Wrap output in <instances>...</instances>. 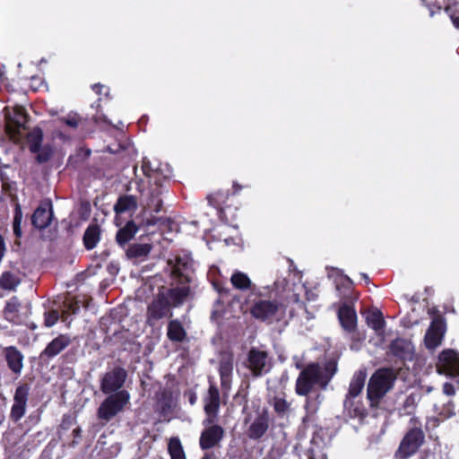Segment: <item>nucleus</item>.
<instances>
[{
  "label": "nucleus",
  "mask_w": 459,
  "mask_h": 459,
  "mask_svg": "<svg viewBox=\"0 0 459 459\" xmlns=\"http://www.w3.org/2000/svg\"><path fill=\"white\" fill-rule=\"evenodd\" d=\"M137 208V202L134 195H126L120 196L114 205L116 214H120L129 211H134Z\"/></svg>",
  "instance_id": "nucleus-32"
},
{
  "label": "nucleus",
  "mask_w": 459,
  "mask_h": 459,
  "mask_svg": "<svg viewBox=\"0 0 459 459\" xmlns=\"http://www.w3.org/2000/svg\"><path fill=\"white\" fill-rule=\"evenodd\" d=\"M22 211L20 206V204H16L14 208V214H13V234L17 238H21L22 235Z\"/></svg>",
  "instance_id": "nucleus-39"
},
{
  "label": "nucleus",
  "mask_w": 459,
  "mask_h": 459,
  "mask_svg": "<svg viewBox=\"0 0 459 459\" xmlns=\"http://www.w3.org/2000/svg\"><path fill=\"white\" fill-rule=\"evenodd\" d=\"M298 438L299 441L294 446L297 451L304 453L308 459H327L325 450L332 442V436L327 429H316L308 444L301 439L299 434Z\"/></svg>",
  "instance_id": "nucleus-4"
},
{
  "label": "nucleus",
  "mask_w": 459,
  "mask_h": 459,
  "mask_svg": "<svg viewBox=\"0 0 459 459\" xmlns=\"http://www.w3.org/2000/svg\"><path fill=\"white\" fill-rule=\"evenodd\" d=\"M233 368V354L228 351L221 353L219 373L221 378V386L224 394H228L231 388Z\"/></svg>",
  "instance_id": "nucleus-15"
},
{
  "label": "nucleus",
  "mask_w": 459,
  "mask_h": 459,
  "mask_svg": "<svg viewBox=\"0 0 459 459\" xmlns=\"http://www.w3.org/2000/svg\"><path fill=\"white\" fill-rule=\"evenodd\" d=\"M456 388L454 382H446L443 385V394L447 396H453L455 394Z\"/></svg>",
  "instance_id": "nucleus-47"
},
{
  "label": "nucleus",
  "mask_w": 459,
  "mask_h": 459,
  "mask_svg": "<svg viewBox=\"0 0 459 459\" xmlns=\"http://www.w3.org/2000/svg\"><path fill=\"white\" fill-rule=\"evenodd\" d=\"M5 359L11 371L20 375L23 368V355L14 346H9L4 350Z\"/></svg>",
  "instance_id": "nucleus-23"
},
{
  "label": "nucleus",
  "mask_w": 459,
  "mask_h": 459,
  "mask_svg": "<svg viewBox=\"0 0 459 459\" xmlns=\"http://www.w3.org/2000/svg\"><path fill=\"white\" fill-rule=\"evenodd\" d=\"M148 206L153 212H160L162 207V200L159 198L158 195H154L152 192L148 203Z\"/></svg>",
  "instance_id": "nucleus-42"
},
{
  "label": "nucleus",
  "mask_w": 459,
  "mask_h": 459,
  "mask_svg": "<svg viewBox=\"0 0 459 459\" xmlns=\"http://www.w3.org/2000/svg\"><path fill=\"white\" fill-rule=\"evenodd\" d=\"M360 275L366 281H369L368 276L366 273H361Z\"/></svg>",
  "instance_id": "nucleus-62"
},
{
  "label": "nucleus",
  "mask_w": 459,
  "mask_h": 459,
  "mask_svg": "<svg viewBox=\"0 0 459 459\" xmlns=\"http://www.w3.org/2000/svg\"><path fill=\"white\" fill-rule=\"evenodd\" d=\"M7 408V401L4 396H0V426L5 420V412Z\"/></svg>",
  "instance_id": "nucleus-48"
},
{
  "label": "nucleus",
  "mask_w": 459,
  "mask_h": 459,
  "mask_svg": "<svg viewBox=\"0 0 459 459\" xmlns=\"http://www.w3.org/2000/svg\"><path fill=\"white\" fill-rule=\"evenodd\" d=\"M225 431L220 425L206 427L200 435L199 445L202 450H208L220 444L224 437Z\"/></svg>",
  "instance_id": "nucleus-17"
},
{
  "label": "nucleus",
  "mask_w": 459,
  "mask_h": 459,
  "mask_svg": "<svg viewBox=\"0 0 459 459\" xmlns=\"http://www.w3.org/2000/svg\"><path fill=\"white\" fill-rule=\"evenodd\" d=\"M366 377L367 374L365 371L359 370L356 372L351 380L349 391L346 395L358 397L364 388Z\"/></svg>",
  "instance_id": "nucleus-30"
},
{
  "label": "nucleus",
  "mask_w": 459,
  "mask_h": 459,
  "mask_svg": "<svg viewBox=\"0 0 459 459\" xmlns=\"http://www.w3.org/2000/svg\"><path fill=\"white\" fill-rule=\"evenodd\" d=\"M92 90L99 95L102 94V90H106V92H105V95H108V88H107L106 86L100 84V83H96L94 85L91 86Z\"/></svg>",
  "instance_id": "nucleus-50"
},
{
  "label": "nucleus",
  "mask_w": 459,
  "mask_h": 459,
  "mask_svg": "<svg viewBox=\"0 0 459 459\" xmlns=\"http://www.w3.org/2000/svg\"><path fill=\"white\" fill-rule=\"evenodd\" d=\"M160 220V218H152V219H149L146 221V224L148 226H153L155 225Z\"/></svg>",
  "instance_id": "nucleus-60"
},
{
  "label": "nucleus",
  "mask_w": 459,
  "mask_h": 459,
  "mask_svg": "<svg viewBox=\"0 0 459 459\" xmlns=\"http://www.w3.org/2000/svg\"><path fill=\"white\" fill-rule=\"evenodd\" d=\"M273 407L278 413H284L289 408V403L282 398H275Z\"/></svg>",
  "instance_id": "nucleus-44"
},
{
  "label": "nucleus",
  "mask_w": 459,
  "mask_h": 459,
  "mask_svg": "<svg viewBox=\"0 0 459 459\" xmlns=\"http://www.w3.org/2000/svg\"><path fill=\"white\" fill-rule=\"evenodd\" d=\"M230 282L232 286L238 290H255V288L252 287L253 284L251 279L243 272L235 271L230 277Z\"/></svg>",
  "instance_id": "nucleus-31"
},
{
  "label": "nucleus",
  "mask_w": 459,
  "mask_h": 459,
  "mask_svg": "<svg viewBox=\"0 0 459 459\" xmlns=\"http://www.w3.org/2000/svg\"><path fill=\"white\" fill-rule=\"evenodd\" d=\"M127 372L121 367H115L113 369L106 372L100 379V390L105 394H113L123 387Z\"/></svg>",
  "instance_id": "nucleus-12"
},
{
  "label": "nucleus",
  "mask_w": 459,
  "mask_h": 459,
  "mask_svg": "<svg viewBox=\"0 0 459 459\" xmlns=\"http://www.w3.org/2000/svg\"><path fill=\"white\" fill-rule=\"evenodd\" d=\"M204 403L205 413L218 415L220 408V392L215 385H210L207 394L204 398Z\"/></svg>",
  "instance_id": "nucleus-24"
},
{
  "label": "nucleus",
  "mask_w": 459,
  "mask_h": 459,
  "mask_svg": "<svg viewBox=\"0 0 459 459\" xmlns=\"http://www.w3.org/2000/svg\"><path fill=\"white\" fill-rule=\"evenodd\" d=\"M54 218L51 202L40 204L31 215V224L38 230H45L50 226Z\"/></svg>",
  "instance_id": "nucleus-18"
},
{
  "label": "nucleus",
  "mask_w": 459,
  "mask_h": 459,
  "mask_svg": "<svg viewBox=\"0 0 459 459\" xmlns=\"http://www.w3.org/2000/svg\"><path fill=\"white\" fill-rule=\"evenodd\" d=\"M197 401V396L195 393H192L190 395H189V403L191 405H194L195 404Z\"/></svg>",
  "instance_id": "nucleus-61"
},
{
  "label": "nucleus",
  "mask_w": 459,
  "mask_h": 459,
  "mask_svg": "<svg viewBox=\"0 0 459 459\" xmlns=\"http://www.w3.org/2000/svg\"><path fill=\"white\" fill-rule=\"evenodd\" d=\"M82 429L81 428L77 427L73 430V436L74 437V440L72 442V446H75L78 444L79 438H81Z\"/></svg>",
  "instance_id": "nucleus-52"
},
{
  "label": "nucleus",
  "mask_w": 459,
  "mask_h": 459,
  "mask_svg": "<svg viewBox=\"0 0 459 459\" xmlns=\"http://www.w3.org/2000/svg\"><path fill=\"white\" fill-rule=\"evenodd\" d=\"M20 307V302L17 297H12L5 305L4 315L6 317L15 315Z\"/></svg>",
  "instance_id": "nucleus-40"
},
{
  "label": "nucleus",
  "mask_w": 459,
  "mask_h": 459,
  "mask_svg": "<svg viewBox=\"0 0 459 459\" xmlns=\"http://www.w3.org/2000/svg\"><path fill=\"white\" fill-rule=\"evenodd\" d=\"M450 18H451V21L453 22V25L456 28V29H459V12L458 13H454L450 15Z\"/></svg>",
  "instance_id": "nucleus-54"
},
{
  "label": "nucleus",
  "mask_w": 459,
  "mask_h": 459,
  "mask_svg": "<svg viewBox=\"0 0 459 459\" xmlns=\"http://www.w3.org/2000/svg\"><path fill=\"white\" fill-rule=\"evenodd\" d=\"M166 271L169 273L174 284L196 283L194 260L188 252L170 254L167 259Z\"/></svg>",
  "instance_id": "nucleus-2"
},
{
  "label": "nucleus",
  "mask_w": 459,
  "mask_h": 459,
  "mask_svg": "<svg viewBox=\"0 0 459 459\" xmlns=\"http://www.w3.org/2000/svg\"><path fill=\"white\" fill-rule=\"evenodd\" d=\"M390 351L395 358L406 361H411L414 358V345L404 338H396L390 343Z\"/></svg>",
  "instance_id": "nucleus-20"
},
{
  "label": "nucleus",
  "mask_w": 459,
  "mask_h": 459,
  "mask_svg": "<svg viewBox=\"0 0 459 459\" xmlns=\"http://www.w3.org/2000/svg\"><path fill=\"white\" fill-rule=\"evenodd\" d=\"M243 186L238 183L233 184V194L237 195L242 190Z\"/></svg>",
  "instance_id": "nucleus-59"
},
{
  "label": "nucleus",
  "mask_w": 459,
  "mask_h": 459,
  "mask_svg": "<svg viewBox=\"0 0 459 459\" xmlns=\"http://www.w3.org/2000/svg\"><path fill=\"white\" fill-rule=\"evenodd\" d=\"M245 365L255 378L267 374L272 368L268 352L256 347H252L248 351Z\"/></svg>",
  "instance_id": "nucleus-7"
},
{
  "label": "nucleus",
  "mask_w": 459,
  "mask_h": 459,
  "mask_svg": "<svg viewBox=\"0 0 459 459\" xmlns=\"http://www.w3.org/2000/svg\"><path fill=\"white\" fill-rule=\"evenodd\" d=\"M170 306L168 303L165 296L159 292L152 302L148 306L147 310V322L151 325H154L157 321L163 317L169 316H172V313L169 311Z\"/></svg>",
  "instance_id": "nucleus-16"
},
{
  "label": "nucleus",
  "mask_w": 459,
  "mask_h": 459,
  "mask_svg": "<svg viewBox=\"0 0 459 459\" xmlns=\"http://www.w3.org/2000/svg\"><path fill=\"white\" fill-rule=\"evenodd\" d=\"M196 285V283L175 284L174 287L168 289L166 291H160V293L165 296L170 307H178L193 296Z\"/></svg>",
  "instance_id": "nucleus-13"
},
{
  "label": "nucleus",
  "mask_w": 459,
  "mask_h": 459,
  "mask_svg": "<svg viewBox=\"0 0 459 459\" xmlns=\"http://www.w3.org/2000/svg\"><path fill=\"white\" fill-rule=\"evenodd\" d=\"M100 227L97 223H91L83 233V244L87 250H91L97 247L100 240Z\"/></svg>",
  "instance_id": "nucleus-25"
},
{
  "label": "nucleus",
  "mask_w": 459,
  "mask_h": 459,
  "mask_svg": "<svg viewBox=\"0 0 459 459\" xmlns=\"http://www.w3.org/2000/svg\"><path fill=\"white\" fill-rule=\"evenodd\" d=\"M202 459H212V455L205 454Z\"/></svg>",
  "instance_id": "nucleus-64"
},
{
  "label": "nucleus",
  "mask_w": 459,
  "mask_h": 459,
  "mask_svg": "<svg viewBox=\"0 0 459 459\" xmlns=\"http://www.w3.org/2000/svg\"><path fill=\"white\" fill-rule=\"evenodd\" d=\"M59 314L56 310H52L45 315V325L48 327L53 326L58 320Z\"/></svg>",
  "instance_id": "nucleus-45"
},
{
  "label": "nucleus",
  "mask_w": 459,
  "mask_h": 459,
  "mask_svg": "<svg viewBox=\"0 0 459 459\" xmlns=\"http://www.w3.org/2000/svg\"><path fill=\"white\" fill-rule=\"evenodd\" d=\"M44 133L39 126L33 127L26 135L29 150L35 154V160L39 164L47 163L54 155L51 144L43 145Z\"/></svg>",
  "instance_id": "nucleus-6"
},
{
  "label": "nucleus",
  "mask_w": 459,
  "mask_h": 459,
  "mask_svg": "<svg viewBox=\"0 0 459 459\" xmlns=\"http://www.w3.org/2000/svg\"><path fill=\"white\" fill-rule=\"evenodd\" d=\"M287 299H290L289 302H294V303L300 302L299 296L296 293H292L290 296H287Z\"/></svg>",
  "instance_id": "nucleus-56"
},
{
  "label": "nucleus",
  "mask_w": 459,
  "mask_h": 459,
  "mask_svg": "<svg viewBox=\"0 0 459 459\" xmlns=\"http://www.w3.org/2000/svg\"><path fill=\"white\" fill-rule=\"evenodd\" d=\"M142 170L145 177L149 178H152L156 174V170L152 167L151 161L146 158L143 160Z\"/></svg>",
  "instance_id": "nucleus-43"
},
{
  "label": "nucleus",
  "mask_w": 459,
  "mask_h": 459,
  "mask_svg": "<svg viewBox=\"0 0 459 459\" xmlns=\"http://www.w3.org/2000/svg\"><path fill=\"white\" fill-rule=\"evenodd\" d=\"M19 284V278L10 272L4 273L0 277V287L2 289L13 290Z\"/></svg>",
  "instance_id": "nucleus-38"
},
{
  "label": "nucleus",
  "mask_w": 459,
  "mask_h": 459,
  "mask_svg": "<svg viewBox=\"0 0 459 459\" xmlns=\"http://www.w3.org/2000/svg\"><path fill=\"white\" fill-rule=\"evenodd\" d=\"M138 228L133 221H129L126 224L119 229L116 235V240L119 246L127 244L137 233Z\"/></svg>",
  "instance_id": "nucleus-29"
},
{
  "label": "nucleus",
  "mask_w": 459,
  "mask_h": 459,
  "mask_svg": "<svg viewBox=\"0 0 459 459\" xmlns=\"http://www.w3.org/2000/svg\"><path fill=\"white\" fill-rule=\"evenodd\" d=\"M283 307V304L276 300L258 299L254 302L250 313L257 320L271 323L279 320V315Z\"/></svg>",
  "instance_id": "nucleus-9"
},
{
  "label": "nucleus",
  "mask_w": 459,
  "mask_h": 459,
  "mask_svg": "<svg viewBox=\"0 0 459 459\" xmlns=\"http://www.w3.org/2000/svg\"><path fill=\"white\" fill-rule=\"evenodd\" d=\"M175 406L176 403L172 393L169 390L162 391L157 403L160 415L164 418L169 417Z\"/></svg>",
  "instance_id": "nucleus-26"
},
{
  "label": "nucleus",
  "mask_w": 459,
  "mask_h": 459,
  "mask_svg": "<svg viewBox=\"0 0 459 459\" xmlns=\"http://www.w3.org/2000/svg\"><path fill=\"white\" fill-rule=\"evenodd\" d=\"M336 371L337 361L335 359H329L324 366L308 365L299 373L296 381V393L299 395L307 396L316 385L325 389Z\"/></svg>",
  "instance_id": "nucleus-1"
},
{
  "label": "nucleus",
  "mask_w": 459,
  "mask_h": 459,
  "mask_svg": "<svg viewBox=\"0 0 459 459\" xmlns=\"http://www.w3.org/2000/svg\"><path fill=\"white\" fill-rule=\"evenodd\" d=\"M206 416H207V417H206V419H205V420H204L203 424H204V426H206V427H210V426H212V425H215V424H214V420H215V419H216L217 415H212V414H210V413H206Z\"/></svg>",
  "instance_id": "nucleus-51"
},
{
  "label": "nucleus",
  "mask_w": 459,
  "mask_h": 459,
  "mask_svg": "<svg viewBox=\"0 0 459 459\" xmlns=\"http://www.w3.org/2000/svg\"><path fill=\"white\" fill-rule=\"evenodd\" d=\"M420 395L419 394L411 393V394H409L405 398L403 404L402 408L400 409V414L401 415H411L414 412L416 406H417L418 403L420 402Z\"/></svg>",
  "instance_id": "nucleus-34"
},
{
  "label": "nucleus",
  "mask_w": 459,
  "mask_h": 459,
  "mask_svg": "<svg viewBox=\"0 0 459 459\" xmlns=\"http://www.w3.org/2000/svg\"><path fill=\"white\" fill-rule=\"evenodd\" d=\"M323 397L320 394H316V397L308 396L307 398L305 408L309 413H314L317 411L319 404L321 403Z\"/></svg>",
  "instance_id": "nucleus-41"
},
{
  "label": "nucleus",
  "mask_w": 459,
  "mask_h": 459,
  "mask_svg": "<svg viewBox=\"0 0 459 459\" xmlns=\"http://www.w3.org/2000/svg\"><path fill=\"white\" fill-rule=\"evenodd\" d=\"M356 398L346 395L343 401V411L351 419H361L365 415L364 408L356 401Z\"/></svg>",
  "instance_id": "nucleus-27"
},
{
  "label": "nucleus",
  "mask_w": 459,
  "mask_h": 459,
  "mask_svg": "<svg viewBox=\"0 0 459 459\" xmlns=\"http://www.w3.org/2000/svg\"><path fill=\"white\" fill-rule=\"evenodd\" d=\"M367 325L375 332L378 333L385 326V319L379 310L369 313L366 317Z\"/></svg>",
  "instance_id": "nucleus-35"
},
{
  "label": "nucleus",
  "mask_w": 459,
  "mask_h": 459,
  "mask_svg": "<svg viewBox=\"0 0 459 459\" xmlns=\"http://www.w3.org/2000/svg\"><path fill=\"white\" fill-rule=\"evenodd\" d=\"M29 394L28 385L23 384L16 387L10 411V418L13 422L19 421L25 415Z\"/></svg>",
  "instance_id": "nucleus-14"
},
{
  "label": "nucleus",
  "mask_w": 459,
  "mask_h": 459,
  "mask_svg": "<svg viewBox=\"0 0 459 459\" xmlns=\"http://www.w3.org/2000/svg\"><path fill=\"white\" fill-rule=\"evenodd\" d=\"M4 252V240L3 237L0 235V260L2 259Z\"/></svg>",
  "instance_id": "nucleus-58"
},
{
  "label": "nucleus",
  "mask_w": 459,
  "mask_h": 459,
  "mask_svg": "<svg viewBox=\"0 0 459 459\" xmlns=\"http://www.w3.org/2000/svg\"><path fill=\"white\" fill-rule=\"evenodd\" d=\"M52 138L53 139H59L63 143H67L71 140V137L69 134H67L65 132L62 131L59 128H56L52 133Z\"/></svg>",
  "instance_id": "nucleus-46"
},
{
  "label": "nucleus",
  "mask_w": 459,
  "mask_h": 459,
  "mask_svg": "<svg viewBox=\"0 0 459 459\" xmlns=\"http://www.w3.org/2000/svg\"><path fill=\"white\" fill-rule=\"evenodd\" d=\"M445 334V323L440 318H434L425 334V345L433 350L441 344Z\"/></svg>",
  "instance_id": "nucleus-19"
},
{
  "label": "nucleus",
  "mask_w": 459,
  "mask_h": 459,
  "mask_svg": "<svg viewBox=\"0 0 459 459\" xmlns=\"http://www.w3.org/2000/svg\"><path fill=\"white\" fill-rule=\"evenodd\" d=\"M54 123L65 125L71 129H76L82 123V117L78 113L71 111L66 116L59 117Z\"/></svg>",
  "instance_id": "nucleus-36"
},
{
  "label": "nucleus",
  "mask_w": 459,
  "mask_h": 459,
  "mask_svg": "<svg viewBox=\"0 0 459 459\" xmlns=\"http://www.w3.org/2000/svg\"><path fill=\"white\" fill-rule=\"evenodd\" d=\"M436 370L450 378L459 377V352L453 349L442 351L437 357Z\"/></svg>",
  "instance_id": "nucleus-10"
},
{
  "label": "nucleus",
  "mask_w": 459,
  "mask_h": 459,
  "mask_svg": "<svg viewBox=\"0 0 459 459\" xmlns=\"http://www.w3.org/2000/svg\"><path fill=\"white\" fill-rule=\"evenodd\" d=\"M248 423L246 434L251 440L261 439L268 431L270 427V417L267 411H258L252 417L247 416L245 419V424Z\"/></svg>",
  "instance_id": "nucleus-11"
},
{
  "label": "nucleus",
  "mask_w": 459,
  "mask_h": 459,
  "mask_svg": "<svg viewBox=\"0 0 459 459\" xmlns=\"http://www.w3.org/2000/svg\"><path fill=\"white\" fill-rule=\"evenodd\" d=\"M167 336L171 342H182L186 338V331L179 320L174 319L169 322Z\"/></svg>",
  "instance_id": "nucleus-28"
},
{
  "label": "nucleus",
  "mask_w": 459,
  "mask_h": 459,
  "mask_svg": "<svg viewBox=\"0 0 459 459\" xmlns=\"http://www.w3.org/2000/svg\"><path fill=\"white\" fill-rule=\"evenodd\" d=\"M19 119L16 121L18 127H22L26 123V117L22 114H19Z\"/></svg>",
  "instance_id": "nucleus-57"
},
{
  "label": "nucleus",
  "mask_w": 459,
  "mask_h": 459,
  "mask_svg": "<svg viewBox=\"0 0 459 459\" xmlns=\"http://www.w3.org/2000/svg\"><path fill=\"white\" fill-rule=\"evenodd\" d=\"M65 308L67 313L76 314L80 307L77 303H65Z\"/></svg>",
  "instance_id": "nucleus-49"
},
{
  "label": "nucleus",
  "mask_w": 459,
  "mask_h": 459,
  "mask_svg": "<svg viewBox=\"0 0 459 459\" xmlns=\"http://www.w3.org/2000/svg\"><path fill=\"white\" fill-rule=\"evenodd\" d=\"M72 342V339L69 335L60 334L52 340L45 348V350L41 352L42 356H47L48 358H53L58 355L61 351H63L70 343Z\"/></svg>",
  "instance_id": "nucleus-22"
},
{
  "label": "nucleus",
  "mask_w": 459,
  "mask_h": 459,
  "mask_svg": "<svg viewBox=\"0 0 459 459\" xmlns=\"http://www.w3.org/2000/svg\"><path fill=\"white\" fill-rule=\"evenodd\" d=\"M288 285V282L285 279H278L274 281V286L276 288L277 290H280L281 289H282V290H285V287Z\"/></svg>",
  "instance_id": "nucleus-53"
},
{
  "label": "nucleus",
  "mask_w": 459,
  "mask_h": 459,
  "mask_svg": "<svg viewBox=\"0 0 459 459\" xmlns=\"http://www.w3.org/2000/svg\"><path fill=\"white\" fill-rule=\"evenodd\" d=\"M424 440L425 435L420 428L411 429L401 441L395 456L398 459H408L419 450Z\"/></svg>",
  "instance_id": "nucleus-8"
},
{
  "label": "nucleus",
  "mask_w": 459,
  "mask_h": 459,
  "mask_svg": "<svg viewBox=\"0 0 459 459\" xmlns=\"http://www.w3.org/2000/svg\"><path fill=\"white\" fill-rule=\"evenodd\" d=\"M95 122L99 123L100 121H103L106 124H111L108 118L105 115H100L98 117H94Z\"/></svg>",
  "instance_id": "nucleus-55"
},
{
  "label": "nucleus",
  "mask_w": 459,
  "mask_h": 459,
  "mask_svg": "<svg viewBox=\"0 0 459 459\" xmlns=\"http://www.w3.org/2000/svg\"><path fill=\"white\" fill-rule=\"evenodd\" d=\"M129 401L130 394L126 390L108 394L98 408V418L104 423L108 422L124 410Z\"/></svg>",
  "instance_id": "nucleus-5"
},
{
  "label": "nucleus",
  "mask_w": 459,
  "mask_h": 459,
  "mask_svg": "<svg viewBox=\"0 0 459 459\" xmlns=\"http://www.w3.org/2000/svg\"><path fill=\"white\" fill-rule=\"evenodd\" d=\"M432 390H433V387H432V386H427V387H426V393H427V394L431 393V392H432Z\"/></svg>",
  "instance_id": "nucleus-63"
},
{
  "label": "nucleus",
  "mask_w": 459,
  "mask_h": 459,
  "mask_svg": "<svg viewBox=\"0 0 459 459\" xmlns=\"http://www.w3.org/2000/svg\"><path fill=\"white\" fill-rule=\"evenodd\" d=\"M168 450L171 459H186L182 444L178 437L170 438Z\"/></svg>",
  "instance_id": "nucleus-37"
},
{
  "label": "nucleus",
  "mask_w": 459,
  "mask_h": 459,
  "mask_svg": "<svg viewBox=\"0 0 459 459\" xmlns=\"http://www.w3.org/2000/svg\"><path fill=\"white\" fill-rule=\"evenodd\" d=\"M338 319L342 327L348 333H352L357 327V313L349 304H342L338 309Z\"/></svg>",
  "instance_id": "nucleus-21"
},
{
  "label": "nucleus",
  "mask_w": 459,
  "mask_h": 459,
  "mask_svg": "<svg viewBox=\"0 0 459 459\" xmlns=\"http://www.w3.org/2000/svg\"><path fill=\"white\" fill-rule=\"evenodd\" d=\"M395 380L396 375L389 368H382L373 373L367 386V396L372 407L377 406L393 388Z\"/></svg>",
  "instance_id": "nucleus-3"
},
{
  "label": "nucleus",
  "mask_w": 459,
  "mask_h": 459,
  "mask_svg": "<svg viewBox=\"0 0 459 459\" xmlns=\"http://www.w3.org/2000/svg\"><path fill=\"white\" fill-rule=\"evenodd\" d=\"M152 250V246L148 243H134L128 247L126 256L129 259H143L146 257Z\"/></svg>",
  "instance_id": "nucleus-33"
}]
</instances>
